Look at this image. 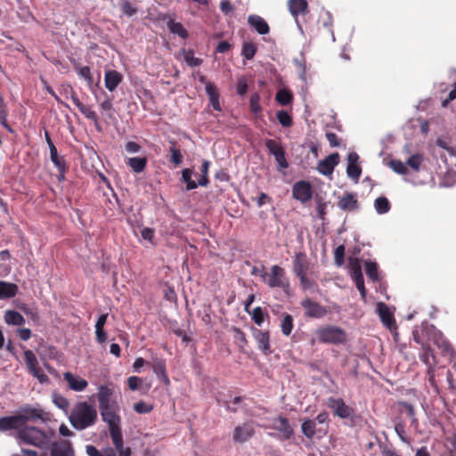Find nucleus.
Wrapping results in <instances>:
<instances>
[{"label": "nucleus", "mask_w": 456, "mask_h": 456, "mask_svg": "<svg viewBox=\"0 0 456 456\" xmlns=\"http://www.w3.org/2000/svg\"><path fill=\"white\" fill-rule=\"evenodd\" d=\"M147 159L145 157H133L128 158L126 164L134 173L142 172L147 166Z\"/></svg>", "instance_id": "33"}, {"label": "nucleus", "mask_w": 456, "mask_h": 456, "mask_svg": "<svg viewBox=\"0 0 456 456\" xmlns=\"http://www.w3.org/2000/svg\"><path fill=\"white\" fill-rule=\"evenodd\" d=\"M134 410L140 414L149 413L153 410L152 405L147 404L146 403L140 401L134 404Z\"/></svg>", "instance_id": "56"}, {"label": "nucleus", "mask_w": 456, "mask_h": 456, "mask_svg": "<svg viewBox=\"0 0 456 456\" xmlns=\"http://www.w3.org/2000/svg\"><path fill=\"white\" fill-rule=\"evenodd\" d=\"M113 391L108 387L102 386L99 389L97 399L99 402V408L111 406L118 404L116 401L112 400Z\"/></svg>", "instance_id": "25"}, {"label": "nucleus", "mask_w": 456, "mask_h": 456, "mask_svg": "<svg viewBox=\"0 0 456 456\" xmlns=\"http://www.w3.org/2000/svg\"><path fill=\"white\" fill-rule=\"evenodd\" d=\"M173 144L169 149L170 152V162H172L175 166H179L183 162V155L181 151L175 147V142H171Z\"/></svg>", "instance_id": "48"}, {"label": "nucleus", "mask_w": 456, "mask_h": 456, "mask_svg": "<svg viewBox=\"0 0 456 456\" xmlns=\"http://www.w3.org/2000/svg\"><path fill=\"white\" fill-rule=\"evenodd\" d=\"M23 428L17 414L0 418V432L16 430L19 432Z\"/></svg>", "instance_id": "22"}, {"label": "nucleus", "mask_w": 456, "mask_h": 456, "mask_svg": "<svg viewBox=\"0 0 456 456\" xmlns=\"http://www.w3.org/2000/svg\"><path fill=\"white\" fill-rule=\"evenodd\" d=\"M374 207L379 214H386L390 210L391 205L386 197H379L375 200Z\"/></svg>", "instance_id": "41"}, {"label": "nucleus", "mask_w": 456, "mask_h": 456, "mask_svg": "<svg viewBox=\"0 0 456 456\" xmlns=\"http://www.w3.org/2000/svg\"><path fill=\"white\" fill-rule=\"evenodd\" d=\"M63 378L64 380L68 383L69 388L73 391H84L88 386V382L85 379H82L79 376L69 371L63 374Z\"/></svg>", "instance_id": "21"}, {"label": "nucleus", "mask_w": 456, "mask_h": 456, "mask_svg": "<svg viewBox=\"0 0 456 456\" xmlns=\"http://www.w3.org/2000/svg\"><path fill=\"white\" fill-rule=\"evenodd\" d=\"M265 282L272 289L279 288L286 295H289L290 284L289 281L286 276L285 270L275 265L271 267L270 273H267Z\"/></svg>", "instance_id": "4"}, {"label": "nucleus", "mask_w": 456, "mask_h": 456, "mask_svg": "<svg viewBox=\"0 0 456 456\" xmlns=\"http://www.w3.org/2000/svg\"><path fill=\"white\" fill-rule=\"evenodd\" d=\"M252 336L257 343L258 349L265 354L269 355L272 354L270 345V333L269 331H264L257 328L252 327Z\"/></svg>", "instance_id": "11"}, {"label": "nucleus", "mask_w": 456, "mask_h": 456, "mask_svg": "<svg viewBox=\"0 0 456 456\" xmlns=\"http://www.w3.org/2000/svg\"><path fill=\"white\" fill-rule=\"evenodd\" d=\"M167 26L172 34L177 35L182 39H186L189 37V33L187 29L183 27V25L181 22L175 21L174 19L170 17L167 21Z\"/></svg>", "instance_id": "32"}, {"label": "nucleus", "mask_w": 456, "mask_h": 456, "mask_svg": "<svg viewBox=\"0 0 456 456\" xmlns=\"http://www.w3.org/2000/svg\"><path fill=\"white\" fill-rule=\"evenodd\" d=\"M255 435V428L252 422H245L242 425L235 427L232 439L235 443L243 444L249 440Z\"/></svg>", "instance_id": "12"}, {"label": "nucleus", "mask_w": 456, "mask_h": 456, "mask_svg": "<svg viewBox=\"0 0 456 456\" xmlns=\"http://www.w3.org/2000/svg\"><path fill=\"white\" fill-rule=\"evenodd\" d=\"M288 8L290 14L294 17L297 27L301 29L298 21L299 15H305L309 12V5L306 0H288Z\"/></svg>", "instance_id": "14"}, {"label": "nucleus", "mask_w": 456, "mask_h": 456, "mask_svg": "<svg viewBox=\"0 0 456 456\" xmlns=\"http://www.w3.org/2000/svg\"><path fill=\"white\" fill-rule=\"evenodd\" d=\"M275 99L281 105L286 106L292 102L293 94L288 89H281L277 92Z\"/></svg>", "instance_id": "39"}, {"label": "nucleus", "mask_w": 456, "mask_h": 456, "mask_svg": "<svg viewBox=\"0 0 456 456\" xmlns=\"http://www.w3.org/2000/svg\"><path fill=\"white\" fill-rule=\"evenodd\" d=\"M334 263L337 266H341L345 263V246L339 245L334 250Z\"/></svg>", "instance_id": "53"}, {"label": "nucleus", "mask_w": 456, "mask_h": 456, "mask_svg": "<svg viewBox=\"0 0 456 456\" xmlns=\"http://www.w3.org/2000/svg\"><path fill=\"white\" fill-rule=\"evenodd\" d=\"M252 320L260 326L265 321V313L260 306L256 307L251 314Z\"/></svg>", "instance_id": "55"}, {"label": "nucleus", "mask_w": 456, "mask_h": 456, "mask_svg": "<svg viewBox=\"0 0 456 456\" xmlns=\"http://www.w3.org/2000/svg\"><path fill=\"white\" fill-rule=\"evenodd\" d=\"M327 405L333 411L334 415L341 418L347 419L354 414V409L346 404L342 398H328Z\"/></svg>", "instance_id": "9"}, {"label": "nucleus", "mask_w": 456, "mask_h": 456, "mask_svg": "<svg viewBox=\"0 0 456 456\" xmlns=\"http://www.w3.org/2000/svg\"><path fill=\"white\" fill-rule=\"evenodd\" d=\"M142 385V379L136 376H131L127 379V386L130 390L135 391Z\"/></svg>", "instance_id": "60"}, {"label": "nucleus", "mask_w": 456, "mask_h": 456, "mask_svg": "<svg viewBox=\"0 0 456 456\" xmlns=\"http://www.w3.org/2000/svg\"><path fill=\"white\" fill-rule=\"evenodd\" d=\"M110 436L118 456H131L132 451L128 446H124L123 435L121 428L110 430Z\"/></svg>", "instance_id": "17"}, {"label": "nucleus", "mask_w": 456, "mask_h": 456, "mask_svg": "<svg viewBox=\"0 0 456 456\" xmlns=\"http://www.w3.org/2000/svg\"><path fill=\"white\" fill-rule=\"evenodd\" d=\"M152 370L159 380L164 382L166 385H168L170 383L169 379L167 375L165 360L158 357L153 358Z\"/></svg>", "instance_id": "24"}, {"label": "nucleus", "mask_w": 456, "mask_h": 456, "mask_svg": "<svg viewBox=\"0 0 456 456\" xmlns=\"http://www.w3.org/2000/svg\"><path fill=\"white\" fill-rule=\"evenodd\" d=\"M358 159H359V156L354 151L350 152L347 156L348 165L346 167V174L349 178L354 180L356 183L358 182V180L362 175V168L357 164Z\"/></svg>", "instance_id": "20"}, {"label": "nucleus", "mask_w": 456, "mask_h": 456, "mask_svg": "<svg viewBox=\"0 0 456 456\" xmlns=\"http://www.w3.org/2000/svg\"><path fill=\"white\" fill-rule=\"evenodd\" d=\"M70 98L73 103L78 108L79 111L89 120L93 121L96 126L98 125L99 118L94 110L89 106L83 104L78 99L77 94L72 87H70Z\"/></svg>", "instance_id": "18"}, {"label": "nucleus", "mask_w": 456, "mask_h": 456, "mask_svg": "<svg viewBox=\"0 0 456 456\" xmlns=\"http://www.w3.org/2000/svg\"><path fill=\"white\" fill-rule=\"evenodd\" d=\"M390 167L397 174L400 175H405L408 172V169L404 163H403L401 160H391L390 161Z\"/></svg>", "instance_id": "54"}, {"label": "nucleus", "mask_w": 456, "mask_h": 456, "mask_svg": "<svg viewBox=\"0 0 456 456\" xmlns=\"http://www.w3.org/2000/svg\"><path fill=\"white\" fill-rule=\"evenodd\" d=\"M292 194L296 200L301 201L302 203H305L313 197L312 184L307 181L297 182L293 185Z\"/></svg>", "instance_id": "10"}, {"label": "nucleus", "mask_w": 456, "mask_h": 456, "mask_svg": "<svg viewBox=\"0 0 456 456\" xmlns=\"http://www.w3.org/2000/svg\"><path fill=\"white\" fill-rule=\"evenodd\" d=\"M265 146L268 149L270 154L273 155L274 157H276L277 154L282 153L284 151V149L281 143L273 139L266 140Z\"/></svg>", "instance_id": "46"}, {"label": "nucleus", "mask_w": 456, "mask_h": 456, "mask_svg": "<svg viewBox=\"0 0 456 456\" xmlns=\"http://www.w3.org/2000/svg\"><path fill=\"white\" fill-rule=\"evenodd\" d=\"M95 338H96V341L100 344L106 342L108 336H107L106 331L104 330V328L95 327Z\"/></svg>", "instance_id": "63"}, {"label": "nucleus", "mask_w": 456, "mask_h": 456, "mask_svg": "<svg viewBox=\"0 0 456 456\" xmlns=\"http://www.w3.org/2000/svg\"><path fill=\"white\" fill-rule=\"evenodd\" d=\"M421 354H419V359L423 362L429 370L432 368V365L436 363V356L434 354V351L428 344L421 343Z\"/></svg>", "instance_id": "31"}, {"label": "nucleus", "mask_w": 456, "mask_h": 456, "mask_svg": "<svg viewBox=\"0 0 456 456\" xmlns=\"http://www.w3.org/2000/svg\"><path fill=\"white\" fill-rule=\"evenodd\" d=\"M96 420V408L86 402L77 403L69 416L72 427L77 430H83L94 425Z\"/></svg>", "instance_id": "1"}, {"label": "nucleus", "mask_w": 456, "mask_h": 456, "mask_svg": "<svg viewBox=\"0 0 456 456\" xmlns=\"http://www.w3.org/2000/svg\"><path fill=\"white\" fill-rule=\"evenodd\" d=\"M310 268L309 259L305 252L295 254L292 261V272L296 276L308 273Z\"/></svg>", "instance_id": "15"}, {"label": "nucleus", "mask_w": 456, "mask_h": 456, "mask_svg": "<svg viewBox=\"0 0 456 456\" xmlns=\"http://www.w3.org/2000/svg\"><path fill=\"white\" fill-rule=\"evenodd\" d=\"M49 150L50 159L60 173L59 180H61L64 178V174L67 170L66 161L63 157L59 156L57 148L55 146H53Z\"/></svg>", "instance_id": "28"}, {"label": "nucleus", "mask_w": 456, "mask_h": 456, "mask_svg": "<svg viewBox=\"0 0 456 456\" xmlns=\"http://www.w3.org/2000/svg\"><path fill=\"white\" fill-rule=\"evenodd\" d=\"M400 404L405 410L406 414L411 419V424L417 425V419L415 418V410L413 405L407 402H403Z\"/></svg>", "instance_id": "58"}, {"label": "nucleus", "mask_w": 456, "mask_h": 456, "mask_svg": "<svg viewBox=\"0 0 456 456\" xmlns=\"http://www.w3.org/2000/svg\"><path fill=\"white\" fill-rule=\"evenodd\" d=\"M299 280L300 287L303 290H308L316 286V282L308 278L307 273L297 276Z\"/></svg>", "instance_id": "51"}, {"label": "nucleus", "mask_w": 456, "mask_h": 456, "mask_svg": "<svg viewBox=\"0 0 456 456\" xmlns=\"http://www.w3.org/2000/svg\"><path fill=\"white\" fill-rule=\"evenodd\" d=\"M276 118L284 127H290L293 125L292 117L286 110L277 111Z\"/></svg>", "instance_id": "47"}, {"label": "nucleus", "mask_w": 456, "mask_h": 456, "mask_svg": "<svg viewBox=\"0 0 456 456\" xmlns=\"http://www.w3.org/2000/svg\"><path fill=\"white\" fill-rule=\"evenodd\" d=\"M339 163V154L335 152L327 156L318 164V171L324 175H330L333 173L335 167Z\"/></svg>", "instance_id": "19"}, {"label": "nucleus", "mask_w": 456, "mask_h": 456, "mask_svg": "<svg viewBox=\"0 0 456 456\" xmlns=\"http://www.w3.org/2000/svg\"><path fill=\"white\" fill-rule=\"evenodd\" d=\"M248 88V86L246 78L243 77L239 78L236 85L237 94L243 96L247 93Z\"/></svg>", "instance_id": "62"}, {"label": "nucleus", "mask_w": 456, "mask_h": 456, "mask_svg": "<svg viewBox=\"0 0 456 456\" xmlns=\"http://www.w3.org/2000/svg\"><path fill=\"white\" fill-rule=\"evenodd\" d=\"M122 13L126 16H133L136 12V8L128 1H124L121 4Z\"/></svg>", "instance_id": "61"}, {"label": "nucleus", "mask_w": 456, "mask_h": 456, "mask_svg": "<svg viewBox=\"0 0 456 456\" xmlns=\"http://www.w3.org/2000/svg\"><path fill=\"white\" fill-rule=\"evenodd\" d=\"M272 428L277 430L284 440H289L294 435V430L287 418L279 416L273 419Z\"/></svg>", "instance_id": "16"}, {"label": "nucleus", "mask_w": 456, "mask_h": 456, "mask_svg": "<svg viewBox=\"0 0 456 456\" xmlns=\"http://www.w3.org/2000/svg\"><path fill=\"white\" fill-rule=\"evenodd\" d=\"M205 89H206V93H207V94H208L209 99L213 98V97L220 96V94L218 92L217 87L212 82L211 83H208L207 86L205 87Z\"/></svg>", "instance_id": "64"}, {"label": "nucleus", "mask_w": 456, "mask_h": 456, "mask_svg": "<svg viewBox=\"0 0 456 456\" xmlns=\"http://www.w3.org/2000/svg\"><path fill=\"white\" fill-rule=\"evenodd\" d=\"M300 305L305 311V316L306 318L322 319L328 314L326 306L322 305L310 297L304 298Z\"/></svg>", "instance_id": "6"}, {"label": "nucleus", "mask_w": 456, "mask_h": 456, "mask_svg": "<svg viewBox=\"0 0 456 456\" xmlns=\"http://www.w3.org/2000/svg\"><path fill=\"white\" fill-rule=\"evenodd\" d=\"M423 161V157L421 154H414L411 155L406 161V164L411 167L414 171H419L420 165Z\"/></svg>", "instance_id": "50"}, {"label": "nucleus", "mask_w": 456, "mask_h": 456, "mask_svg": "<svg viewBox=\"0 0 456 456\" xmlns=\"http://www.w3.org/2000/svg\"><path fill=\"white\" fill-rule=\"evenodd\" d=\"M354 283H355V286L356 288L358 289L360 294H361V297L363 301L366 300V289H365V286H364V279H363V276H361V277H356L354 279H352Z\"/></svg>", "instance_id": "59"}, {"label": "nucleus", "mask_w": 456, "mask_h": 456, "mask_svg": "<svg viewBox=\"0 0 456 456\" xmlns=\"http://www.w3.org/2000/svg\"><path fill=\"white\" fill-rule=\"evenodd\" d=\"M118 411L119 407L118 404H112L111 406L100 408L102 420L109 426V432H110V430L121 428Z\"/></svg>", "instance_id": "7"}, {"label": "nucleus", "mask_w": 456, "mask_h": 456, "mask_svg": "<svg viewBox=\"0 0 456 456\" xmlns=\"http://www.w3.org/2000/svg\"><path fill=\"white\" fill-rule=\"evenodd\" d=\"M183 60L190 67H198L200 66L203 62L202 59L195 57L194 52L192 50H185L182 51Z\"/></svg>", "instance_id": "37"}, {"label": "nucleus", "mask_w": 456, "mask_h": 456, "mask_svg": "<svg viewBox=\"0 0 456 456\" xmlns=\"http://www.w3.org/2000/svg\"><path fill=\"white\" fill-rule=\"evenodd\" d=\"M75 451L69 440L61 439L51 444L50 456H74Z\"/></svg>", "instance_id": "13"}, {"label": "nucleus", "mask_w": 456, "mask_h": 456, "mask_svg": "<svg viewBox=\"0 0 456 456\" xmlns=\"http://www.w3.org/2000/svg\"><path fill=\"white\" fill-rule=\"evenodd\" d=\"M338 207L344 211H354L359 208V202L354 194L346 192L339 199Z\"/></svg>", "instance_id": "23"}, {"label": "nucleus", "mask_w": 456, "mask_h": 456, "mask_svg": "<svg viewBox=\"0 0 456 456\" xmlns=\"http://www.w3.org/2000/svg\"><path fill=\"white\" fill-rule=\"evenodd\" d=\"M294 328V320L289 314H284L281 322V332L284 336H289Z\"/></svg>", "instance_id": "36"}, {"label": "nucleus", "mask_w": 456, "mask_h": 456, "mask_svg": "<svg viewBox=\"0 0 456 456\" xmlns=\"http://www.w3.org/2000/svg\"><path fill=\"white\" fill-rule=\"evenodd\" d=\"M192 171L190 168H185L182 171L183 181L186 183V190L191 191L196 189L199 184V181L195 182L191 180Z\"/></svg>", "instance_id": "43"}, {"label": "nucleus", "mask_w": 456, "mask_h": 456, "mask_svg": "<svg viewBox=\"0 0 456 456\" xmlns=\"http://www.w3.org/2000/svg\"><path fill=\"white\" fill-rule=\"evenodd\" d=\"M123 76L117 70H108L105 72L104 83L110 92H113L122 82Z\"/></svg>", "instance_id": "26"}, {"label": "nucleus", "mask_w": 456, "mask_h": 456, "mask_svg": "<svg viewBox=\"0 0 456 456\" xmlns=\"http://www.w3.org/2000/svg\"><path fill=\"white\" fill-rule=\"evenodd\" d=\"M15 437L23 444H30L40 449L46 447L51 439V436L34 426L23 427V428H20V430L16 433Z\"/></svg>", "instance_id": "2"}, {"label": "nucleus", "mask_w": 456, "mask_h": 456, "mask_svg": "<svg viewBox=\"0 0 456 456\" xmlns=\"http://www.w3.org/2000/svg\"><path fill=\"white\" fill-rule=\"evenodd\" d=\"M17 416L22 427H28L27 423L44 419V411L39 407L23 405L17 411Z\"/></svg>", "instance_id": "8"}, {"label": "nucleus", "mask_w": 456, "mask_h": 456, "mask_svg": "<svg viewBox=\"0 0 456 456\" xmlns=\"http://www.w3.org/2000/svg\"><path fill=\"white\" fill-rule=\"evenodd\" d=\"M435 344L444 353H450L452 350V346L450 342L442 336L435 340Z\"/></svg>", "instance_id": "57"}, {"label": "nucleus", "mask_w": 456, "mask_h": 456, "mask_svg": "<svg viewBox=\"0 0 456 456\" xmlns=\"http://www.w3.org/2000/svg\"><path fill=\"white\" fill-rule=\"evenodd\" d=\"M86 451L89 456H117V452L113 448H107L103 452H101L95 446L86 445Z\"/></svg>", "instance_id": "38"}, {"label": "nucleus", "mask_w": 456, "mask_h": 456, "mask_svg": "<svg viewBox=\"0 0 456 456\" xmlns=\"http://www.w3.org/2000/svg\"><path fill=\"white\" fill-rule=\"evenodd\" d=\"M24 360L28 372L33 377L37 379V380L42 384L48 382V376L44 373L43 370L39 366L38 361L35 354L31 350L27 349L24 351Z\"/></svg>", "instance_id": "5"}, {"label": "nucleus", "mask_w": 456, "mask_h": 456, "mask_svg": "<svg viewBox=\"0 0 456 456\" xmlns=\"http://www.w3.org/2000/svg\"><path fill=\"white\" fill-rule=\"evenodd\" d=\"M318 341L322 344L344 345L347 334L344 329L336 325H327L316 330Z\"/></svg>", "instance_id": "3"}, {"label": "nucleus", "mask_w": 456, "mask_h": 456, "mask_svg": "<svg viewBox=\"0 0 456 456\" xmlns=\"http://www.w3.org/2000/svg\"><path fill=\"white\" fill-rule=\"evenodd\" d=\"M4 321L7 324L15 326H20L25 323L24 317L14 310H7L4 313Z\"/></svg>", "instance_id": "34"}, {"label": "nucleus", "mask_w": 456, "mask_h": 456, "mask_svg": "<svg viewBox=\"0 0 456 456\" xmlns=\"http://www.w3.org/2000/svg\"><path fill=\"white\" fill-rule=\"evenodd\" d=\"M249 106L251 112L258 117L262 113V107L260 105V95L258 93H254L249 101Z\"/></svg>", "instance_id": "44"}, {"label": "nucleus", "mask_w": 456, "mask_h": 456, "mask_svg": "<svg viewBox=\"0 0 456 456\" xmlns=\"http://www.w3.org/2000/svg\"><path fill=\"white\" fill-rule=\"evenodd\" d=\"M349 273L352 279L363 276L360 260L357 257H349L348 259Z\"/></svg>", "instance_id": "35"}, {"label": "nucleus", "mask_w": 456, "mask_h": 456, "mask_svg": "<svg viewBox=\"0 0 456 456\" xmlns=\"http://www.w3.org/2000/svg\"><path fill=\"white\" fill-rule=\"evenodd\" d=\"M365 273L370 280L372 281H379V272H378V264L373 261H366L365 262Z\"/></svg>", "instance_id": "40"}, {"label": "nucleus", "mask_w": 456, "mask_h": 456, "mask_svg": "<svg viewBox=\"0 0 456 456\" xmlns=\"http://www.w3.org/2000/svg\"><path fill=\"white\" fill-rule=\"evenodd\" d=\"M302 432L307 437L312 439L315 435L316 423L313 419H305L302 423Z\"/></svg>", "instance_id": "42"}, {"label": "nucleus", "mask_w": 456, "mask_h": 456, "mask_svg": "<svg viewBox=\"0 0 456 456\" xmlns=\"http://www.w3.org/2000/svg\"><path fill=\"white\" fill-rule=\"evenodd\" d=\"M377 310H378V313H379V315L380 317L382 323L386 327L391 329V327L393 325H395V319H394V315L390 312L388 306L385 303L379 302L377 305Z\"/></svg>", "instance_id": "27"}, {"label": "nucleus", "mask_w": 456, "mask_h": 456, "mask_svg": "<svg viewBox=\"0 0 456 456\" xmlns=\"http://www.w3.org/2000/svg\"><path fill=\"white\" fill-rule=\"evenodd\" d=\"M75 69L77 70V74L84 77L86 80L88 81V83L93 82V77L91 74L90 68L88 66H83L81 67L77 62L74 63Z\"/></svg>", "instance_id": "49"}, {"label": "nucleus", "mask_w": 456, "mask_h": 456, "mask_svg": "<svg viewBox=\"0 0 456 456\" xmlns=\"http://www.w3.org/2000/svg\"><path fill=\"white\" fill-rule=\"evenodd\" d=\"M248 23L253 27L260 35L268 34L270 31V28L267 22L258 15H249L248 18Z\"/></svg>", "instance_id": "29"}, {"label": "nucleus", "mask_w": 456, "mask_h": 456, "mask_svg": "<svg viewBox=\"0 0 456 456\" xmlns=\"http://www.w3.org/2000/svg\"><path fill=\"white\" fill-rule=\"evenodd\" d=\"M256 45L252 42L243 44L241 54L247 60H252L256 53Z\"/></svg>", "instance_id": "45"}, {"label": "nucleus", "mask_w": 456, "mask_h": 456, "mask_svg": "<svg viewBox=\"0 0 456 456\" xmlns=\"http://www.w3.org/2000/svg\"><path fill=\"white\" fill-rule=\"evenodd\" d=\"M19 288L15 283L0 281V300L14 297Z\"/></svg>", "instance_id": "30"}, {"label": "nucleus", "mask_w": 456, "mask_h": 456, "mask_svg": "<svg viewBox=\"0 0 456 456\" xmlns=\"http://www.w3.org/2000/svg\"><path fill=\"white\" fill-rule=\"evenodd\" d=\"M210 163L208 160H204L201 165V177L199 179V184L200 186H207L209 183V180L208 177V168H209Z\"/></svg>", "instance_id": "52"}]
</instances>
